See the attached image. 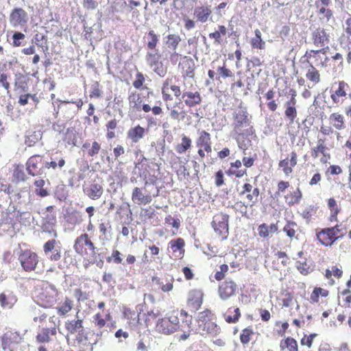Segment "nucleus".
Instances as JSON below:
<instances>
[{"mask_svg": "<svg viewBox=\"0 0 351 351\" xmlns=\"http://www.w3.org/2000/svg\"><path fill=\"white\" fill-rule=\"evenodd\" d=\"M73 249L88 264L95 263L97 247L87 233L82 234L75 239Z\"/></svg>", "mask_w": 351, "mask_h": 351, "instance_id": "obj_1", "label": "nucleus"}, {"mask_svg": "<svg viewBox=\"0 0 351 351\" xmlns=\"http://www.w3.org/2000/svg\"><path fill=\"white\" fill-rule=\"evenodd\" d=\"M105 306L104 302H99L97 307L101 312H97L93 316L92 323L97 330L95 332L96 340L91 346V351L93 350V345L101 340L105 333H108V330L105 328L107 326L108 322L112 319L110 310L105 309Z\"/></svg>", "mask_w": 351, "mask_h": 351, "instance_id": "obj_2", "label": "nucleus"}, {"mask_svg": "<svg viewBox=\"0 0 351 351\" xmlns=\"http://www.w3.org/2000/svg\"><path fill=\"white\" fill-rule=\"evenodd\" d=\"M169 322L173 328V332L178 330L184 332L181 335L182 339H186L188 335L185 334L186 330L189 331L192 324V316L184 309L173 311L168 316Z\"/></svg>", "mask_w": 351, "mask_h": 351, "instance_id": "obj_3", "label": "nucleus"}, {"mask_svg": "<svg viewBox=\"0 0 351 351\" xmlns=\"http://www.w3.org/2000/svg\"><path fill=\"white\" fill-rule=\"evenodd\" d=\"M18 260L23 270L27 273L35 271L39 263L38 254L30 249L21 250Z\"/></svg>", "mask_w": 351, "mask_h": 351, "instance_id": "obj_4", "label": "nucleus"}, {"mask_svg": "<svg viewBox=\"0 0 351 351\" xmlns=\"http://www.w3.org/2000/svg\"><path fill=\"white\" fill-rule=\"evenodd\" d=\"M229 216L223 213H219L213 217L212 227L219 239L224 241L229 235Z\"/></svg>", "mask_w": 351, "mask_h": 351, "instance_id": "obj_5", "label": "nucleus"}, {"mask_svg": "<svg viewBox=\"0 0 351 351\" xmlns=\"http://www.w3.org/2000/svg\"><path fill=\"white\" fill-rule=\"evenodd\" d=\"M56 216L53 212V206L47 207L46 210L43 212L42 216L41 229L43 232L53 235L55 238L58 234L55 229L56 225Z\"/></svg>", "mask_w": 351, "mask_h": 351, "instance_id": "obj_6", "label": "nucleus"}, {"mask_svg": "<svg viewBox=\"0 0 351 351\" xmlns=\"http://www.w3.org/2000/svg\"><path fill=\"white\" fill-rule=\"evenodd\" d=\"M26 170L32 176H43L45 175L44 158L40 155L31 156L26 162Z\"/></svg>", "mask_w": 351, "mask_h": 351, "instance_id": "obj_7", "label": "nucleus"}, {"mask_svg": "<svg viewBox=\"0 0 351 351\" xmlns=\"http://www.w3.org/2000/svg\"><path fill=\"white\" fill-rule=\"evenodd\" d=\"M204 294L201 289H193L187 294L186 307L191 312L198 311L203 303Z\"/></svg>", "mask_w": 351, "mask_h": 351, "instance_id": "obj_8", "label": "nucleus"}, {"mask_svg": "<svg viewBox=\"0 0 351 351\" xmlns=\"http://www.w3.org/2000/svg\"><path fill=\"white\" fill-rule=\"evenodd\" d=\"M233 127L237 132H241L243 129L250 125V121L248 119V114L245 108L241 107L236 109L233 113Z\"/></svg>", "mask_w": 351, "mask_h": 351, "instance_id": "obj_9", "label": "nucleus"}, {"mask_svg": "<svg viewBox=\"0 0 351 351\" xmlns=\"http://www.w3.org/2000/svg\"><path fill=\"white\" fill-rule=\"evenodd\" d=\"M213 314L210 310L206 309L199 313L198 322L199 328H202L207 333L212 332L217 328V325L213 322Z\"/></svg>", "mask_w": 351, "mask_h": 351, "instance_id": "obj_10", "label": "nucleus"}, {"mask_svg": "<svg viewBox=\"0 0 351 351\" xmlns=\"http://www.w3.org/2000/svg\"><path fill=\"white\" fill-rule=\"evenodd\" d=\"M21 341L22 337L19 333L8 331L1 337V348L4 350L13 351L14 346L20 344Z\"/></svg>", "mask_w": 351, "mask_h": 351, "instance_id": "obj_11", "label": "nucleus"}, {"mask_svg": "<svg viewBox=\"0 0 351 351\" xmlns=\"http://www.w3.org/2000/svg\"><path fill=\"white\" fill-rule=\"evenodd\" d=\"M64 328L67 333L66 339L67 341H69L68 337L69 335H73L80 332H85L84 319L80 317L77 314L74 319H67L64 322Z\"/></svg>", "mask_w": 351, "mask_h": 351, "instance_id": "obj_12", "label": "nucleus"}, {"mask_svg": "<svg viewBox=\"0 0 351 351\" xmlns=\"http://www.w3.org/2000/svg\"><path fill=\"white\" fill-rule=\"evenodd\" d=\"M237 285L232 280H226L219 285L218 294L223 300H226L235 295Z\"/></svg>", "mask_w": 351, "mask_h": 351, "instance_id": "obj_13", "label": "nucleus"}, {"mask_svg": "<svg viewBox=\"0 0 351 351\" xmlns=\"http://www.w3.org/2000/svg\"><path fill=\"white\" fill-rule=\"evenodd\" d=\"M49 322L54 323V317L49 318ZM57 334V328L56 324L50 328L43 327L41 330L38 332L36 336V341L38 343H49L51 341V336H56Z\"/></svg>", "mask_w": 351, "mask_h": 351, "instance_id": "obj_14", "label": "nucleus"}, {"mask_svg": "<svg viewBox=\"0 0 351 351\" xmlns=\"http://www.w3.org/2000/svg\"><path fill=\"white\" fill-rule=\"evenodd\" d=\"M10 21L14 27L23 26L28 21V14L22 8H15L10 14Z\"/></svg>", "mask_w": 351, "mask_h": 351, "instance_id": "obj_15", "label": "nucleus"}, {"mask_svg": "<svg viewBox=\"0 0 351 351\" xmlns=\"http://www.w3.org/2000/svg\"><path fill=\"white\" fill-rule=\"evenodd\" d=\"M169 247L171 250L173 256L175 259H181L184 255L185 242L182 238L173 239L169 243Z\"/></svg>", "mask_w": 351, "mask_h": 351, "instance_id": "obj_16", "label": "nucleus"}, {"mask_svg": "<svg viewBox=\"0 0 351 351\" xmlns=\"http://www.w3.org/2000/svg\"><path fill=\"white\" fill-rule=\"evenodd\" d=\"M324 141L319 139L317 146L312 151V156L318 158L321 162L326 164L329 158L328 154V149L324 145Z\"/></svg>", "mask_w": 351, "mask_h": 351, "instance_id": "obj_17", "label": "nucleus"}, {"mask_svg": "<svg viewBox=\"0 0 351 351\" xmlns=\"http://www.w3.org/2000/svg\"><path fill=\"white\" fill-rule=\"evenodd\" d=\"M74 306L73 300L66 297L56 307V311L59 316L65 317L71 311Z\"/></svg>", "mask_w": 351, "mask_h": 351, "instance_id": "obj_18", "label": "nucleus"}, {"mask_svg": "<svg viewBox=\"0 0 351 351\" xmlns=\"http://www.w3.org/2000/svg\"><path fill=\"white\" fill-rule=\"evenodd\" d=\"M278 231V223H271L269 226L265 223H261L258 227V234L261 238L265 239L269 234L276 233Z\"/></svg>", "mask_w": 351, "mask_h": 351, "instance_id": "obj_19", "label": "nucleus"}, {"mask_svg": "<svg viewBox=\"0 0 351 351\" xmlns=\"http://www.w3.org/2000/svg\"><path fill=\"white\" fill-rule=\"evenodd\" d=\"M1 219H0V226L8 225L9 228H14L18 219V213H8L1 211Z\"/></svg>", "mask_w": 351, "mask_h": 351, "instance_id": "obj_20", "label": "nucleus"}, {"mask_svg": "<svg viewBox=\"0 0 351 351\" xmlns=\"http://www.w3.org/2000/svg\"><path fill=\"white\" fill-rule=\"evenodd\" d=\"M123 313L130 328H134L138 326L140 320L139 315L135 311L130 308H124Z\"/></svg>", "mask_w": 351, "mask_h": 351, "instance_id": "obj_21", "label": "nucleus"}, {"mask_svg": "<svg viewBox=\"0 0 351 351\" xmlns=\"http://www.w3.org/2000/svg\"><path fill=\"white\" fill-rule=\"evenodd\" d=\"M182 97V99L186 97V99H184V103L189 107H193L200 104L202 101V97L198 92H184Z\"/></svg>", "mask_w": 351, "mask_h": 351, "instance_id": "obj_22", "label": "nucleus"}, {"mask_svg": "<svg viewBox=\"0 0 351 351\" xmlns=\"http://www.w3.org/2000/svg\"><path fill=\"white\" fill-rule=\"evenodd\" d=\"M280 351H298L297 341L291 337H287L280 342Z\"/></svg>", "mask_w": 351, "mask_h": 351, "instance_id": "obj_23", "label": "nucleus"}, {"mask_svg": "<svg viewBox=\"0 0 351 351\" xmlns=\"http://www.w3.org/2000/svg\"><path fill=\"white\" fill-rule=\"evenodd\" d=\"M173 328L167 317L158 319L156 324V330L162 334L173 333Z\"/></svg>", "mask_w": 351, "mask_h": 351, "instance_id": "obj_24", "label": "nucleus"}, {"mask_svg": "<svg viewBox=\"0 0 351 351\" xmlns=\"http://www.w3.org/2000/svg\"><path fill=\"white\" fill-rule=\"evenodd\" d=\"M141 218L144 223L156 226L159 224V219H158L154 210H143L141 213Z\"/></svg>", "mask_w": 351, "mask_h": 351, "instance_id": "obj_25", "label": "nucleus"}, {"mask_svg": "<svg viewBox=\"0 0 351 351\" xmlns=\"http://www.w3.org/2000/svg\"><path fill=\"white\" fill-rule=\"evenodd\" d=\"M64 220L71 225L79 224L82 221L80 213L73 209H66L64 214Z\"/></svg>", "mask_w": 351, "mask_h": 351, "instance_id": "obj_26", "label": "nucleus"}, {"mask_svg": "<svg viewBox=\"0 0 351 351\" xmlns=\"http://www.w3.org/2000/svg\"><path fill=\"white\" fill-rule=\"evenodd\" d=\"M16 302L17 298L14 294L0 293V305L3 308H12Z\"/></svg>", "mask_w": 351, "mask_h": 351, "instance_id": "obj_27", "label": "nucleus"}, {"mask_svg": "<svg viewBox=\"0 0 351 351\" xmlns=\"http://www.w3.org/2000/svg\"><path fill=\"white\" fill-rule=\"evenodd\" d=\"M211 10L208 7H197L194 10V16L201 23H206L210 16Z\"/></svg>", "mask_w": 351, "mask_h": 351, "instance_id": "obj_28", "label": "nucleus"}, {"mask_svg": "<svg viewBox=\"0 0 351 351\" xmlns=\"http://www.w3.org/2000/svg\"><path fill=\"white\" fill-rule=\"evenodd\" d=\"M314 44L320 47H324L328 43L326 32L324 29H317L313 33Z\"/></svg>", "mask_w": 351, "mask_h": 351, "instance_id": "obj_29", "label": "nucleus"}, {"mask_svg": "<svg viewBox=\"0 0 351 351\" xmlns=\"http://www.w3.org/2000/svg\"><path fill=\"white\" fill-rule=\"evenodd\" d=\"M145 136V129L140 125H136L129 130L128 132V137L132 140L133 143L138 142Z\"/></svg>", "mask_w": 351, "mask_h": 351, "instance_id": "obj_30", "label": "nucleus"}, {"mask_svg": "<svg viewBox=\"0 0 351 351\" xmlns=\"http://www.w3.org/2000/svg\"><path fill=\"white\" fill-rule=\"evenodd\" d=\"M181 41V38L178 34H170L165 38V44L167 47L172 49L174 53L171 56V58L176 55V49Z\"/></svg>", "mask_w": 351, "mask_h": 351, "instance_id": "obj_31", "label": "nucleus"}, {"mask_svg": "<svg viewBox=\"0 0 351 351\" xmlns=\"http://www.w3.org/2000/svg\"><path fill=\"white\" fill-rule=\"evenodd\" d=\"M295 104V100L294 97H293L291 99L285 104V116L287 119H289L290 123H293L294 121L295 118L297 115V111L295 108L294 107V105Z\"/></svg>", "mask_w": 351, "mask_h": 351, "instance_id": "obj_32", "label": "nucleus"}, {"mask_svg": "<svg viewBox=\"0 0 351 351\" xmlns=\"http://www.w3.org/2000/svg\"><path fill=\"white\" fill-rule=\"evenodd\" d=\"M346 233V229L341 225L330 228V245L337 239L342 238Z\"/></svg>", "mask_w": 351, "mask_h": 351, "instance_id": "obj_33", "label": "nucleus"}, {"mask_svg": "<svg viewBox=\"0 0 351 351\" xmlns=\"http://www.w3.org/2000/svg\"><path fill=\"white\" fill-rule=\"evenodd\" d=\"M254 335V329L252 326L243 328L239 336L240 341L243 345L248 344Z\"/></svg>", "mask_w": 351, "mask_h": 351, "instance_id": "obj_34", "label": "nucleus"}, {"mask_svg": "<svg viewBox=\"0 0 351 351\" xmlns=\"http://www.w3.org/2000/svg\"><path fill=\"white\" fill-rule=\"evenodd\" d=\"M152 281L158 285L163 292H169L173 288V278H171L169 280L167 279L165 280V283H164V282L158 277H153Z\"/></svg>", "mask_w": 351, "mask_h": 351, "instance_id": "obj_35", "label": "nucleus"}, {"mask_svg": "<svg viewBox=\"0 0 351 351\" xmlns=\"http://www.w3.org/2000/svg\"><path fill=\"white\" fill-rule=\"evenodd\" d=\"M316 237L319 243L324 246L329 245V228L316 229Z\"/></svg>", "mask_w": 351, "mask_h": 351, "instance_id": "obj_36", "label": "nucleus"}, {"mask_svg": "<svg viewBox=\"0 0 351 351\" xmlns=\"http://www.w3.org/2000/svg\"><path fill=\"white\" fill-rule=\"evenodd\" d=\"M328 295V291L320 287H315L310 295L311 303H317L320 297L326 298Z\"/></svg>", "mask_w": 351, "mask_h": 351, "instance_id": "obj_37", "label": "nucleus"}, {"mask_svg": "<svg viewBox=\"0 0 351 351\" xmlns=\"http://www.w3.org/2000/svg\"><path fill=\"white\" fill-rule=\"evenodd\" d=\"M128 100L130 108H133L136 111L141 110L142 99L140 94L136 93H131L129 95Z\"/></svg>", "mask_w": 351, "mask_h": 351, "instance_id": "obj_38", "label": "nucleus"}, {"mask_svg": "<svg viewBox=\"0 0 351 351\" xmlns=\"http://www.w3.org/2000/svg\"><path fill=\"white\" fill-rule=\"evenodd\" d=\"M165 224L173 227L176 232H173V234H176L181 226V221L178 217H173L168 215L165 218Z\"/></svg>", "mask_w": 351, "mask_h": 351, "instance_id": "obj_39", "label": "nucleus"}, {"mask_svg": "<svg viewBox=\"0 0 351 351\" xmlns=\"http://www.w3.org/2000/svg\"><path fill=\"white\" fill-rule=\"evenodd\" d=\"M160 311L154 310L148 311L144 314V321L147 327L152 325L160 315Z\"/></svg>", "mask_w": 351, "mask_h": 351, "instance_id": "obj_40", "label": "nucleus"}, {"mask_svg": "<svg viewBox=\"0 0 351 351\" xmlns=\"http://www.w3.org/2000/svg\"><path fill=\"white\" fill-rule=\"evenodd\" d=\"M296 228L297 223L295 221H288L283 228V232L286 233L287 237L292 239L293 238H296Z\"/></svg>", "mask_w": 351, "mask_h": 351, "instance_id": "obj_41", "label": "nucleus"}, {"mask_svg": "<svg viewBox=\"0 0 351 351\" xmlns=\"http://www.w3.org/2000/svg\"><path fill=\"white\" fill-rule=\"evenodd\" d=\"M42 138L40 131H35L26 136L25 144L29 147L33 146Z\"/></svg>", "mask_w": 351, "mask_h": 351, "instance_id": "obj_42", "label": "nucleus"}, {"mask_svg": "<svg viewBox=\"0 0 351 351\" xmlns=\"http://www.w3.org/2000/svg\"><path fill=\"white\" fill-rule=\"evenodd\" d=\"M40 300L44 307H50L53 306L56 302L53 295L49 294L48 292H43L40 295Z\"/></svg>", "mask_w": 351, "mask_h": 351, "instance_id": "obj_43", "label": "nucleus"}, {"mask_svg": "<svg viewBox=\"0 0 351 351\" xmlns=\"http://www.w3.org/2000/svg\"><path fill=\"white\" fill-rule=\"evenodd\" d=\"M317 207L314 206H309L308 207H304L301 208V215L306 219H310L313 216L317 213Z\"/></svg>", "mask_w": 351, "mask_h": 351, "instance_id": "obj_44", "label": "nucleus"}, {"mask_svg": "<svg viewBox=\"0 0 351 351\" xmlns=\"http://www.w3.org/2000/svg\"><path fill=\"white\" fill-rule=\"evenodd\" d=\"M147 36L149 41L147 42V48L151 50L156 49L157 43L158 42V36L156 35L154 30H149Z\"/></svg>", "mask_w": 351, "mask_h": 351, "instance_id": "obj_45", "label": "nucleus"}, {"mask_svg": "<svg viewBox=\"0 0 351 351\" xmlns=\"http://www.w3.org/2000/svg\"><path fill=\"white\" fill-rule=\"evenodd\" d=\"M296 268L300 273L304 276H306L312 271L311 266L307 263L306 260L304 261H297Z\"/></svg>", "mask_w": 351, "mask_h": 351, "instance_id": "obj_46", "label": "nucleus"}, {"mask_svg": "<svg viewBox=\"0 0 351 351\" xmlns=\"http://www.w3.org/2000/svg\"><path fill=\"white\" fill-rule=\"evenodd\" d=\"M64 141L69 145H76V131L73 128H68L65 134Z\"/></svg>", "mask_w": 351, "mask_h": 351, "instance_id": "obj_47", "label": "nucleus"}, {"mask_svg": "<svg viewBox=\"0 0 351 351\" xmlns=\"http://www.w3.org/2000/svg\"><path fill=\"white\" fill-rule=\"evenodd\" d=\"M191 140L189 137L184 136L182 138V143L176 146V151L180 154H182L191 147Z\"/></svg>", "mask_w": 351, "mask_h": 351, "instance_id": "obj_48", "label": "nucleus"}, {"mask_svg": "<svg viewBox=\"0 0 351 351\" xmlns=\"http://www.w3.org/2000/svg\"><path fill=\"white\" fill-rule=\"evenodd\" d=\"M210 143V135L207 132L202 130L199 132V136L197 140V146L203 147L204 145Z\"/></svg>", "mask_w": 351, "mask_h": 351, "instance_id": "obj_49", "label": "nucleus"}, {"mask_svg": "<svg viewBox=\"0 0 351 351\" xmlns=\"http://www.w3.org/2000/svg\"><path fill=\"white\" fill-rule=\"evenodd\" d=\"M146 61L151 68H153L154 65H156L160 62L158 50H156V53L147 52L146 54Z\"/></svg>", "mask_w": 351, "mask_h": 351, "instance_id": "obj_50", "label": "nucleus"}, {"mask_svg": "<svg viewBox=\"0 0 351 351\" xmlns=\"http://www.w3.org/2000/svg\"><path fill=\"white\" fill-rule=\"evenodd\" d=\"M99 230L101 236L106 238L108 233L110 234L112 231V226L110 221H101L99 224Z\"/></svg>", "mask_w": 351, "mask_h": 351, "instance_id": "obj_51", "label": "nucleus"}, {"mask_svg": "<svg viewBox=\"0 0 351 351\" xmlns=\"http://www.w3.org/2000/svg\"><path fill=\"white\" fill-rule=\"evenodd\" d=\"M306 77L314 83H317L319 80L318 71L312 65L310 66V69L308 70Z\"/></svg>", "mask_w": 351, "mask_h": 351, "instance_id": "obj_52", "label": "nucleus"}, {"mask_svg": "<svg viewBox=\"0 0 351 351\" xmlns=\"http://www.w3.org/2000/svg\"><path fill=\"white\" fill-rule=\"evenodd\" d=\"M60 244V242L56 240L55 239L47 241L43 245V251L45 254H48L49 252H52L56 249V246Z\"/></svg>", "mask_w": 351, "mask_h": 351, "instance_id": "obj_53", "label": "nucleus"}, {"mask_svg": "<svg viewBox=\"0 0 351 351\" xmlns=\"http://www.w3.org/2000/svg\"><path fill=\"white\" fill-rule=\"evenodd\" d=\"M233 312L234 313V315L233 316L226 315L225 317V320L228 324L237 323L241 317V314L239 308H235L233 310Z\"/></svg>", "mask_w": 351, "mask_h": 351, "instance_id": "obj_54", "label": "nucleus"}, {"mask_svg": "<svg viewBox=\"0 0 351 351\" xmlns=\"http://www.w3.org/2000/svg\"><path fill=\"white\" fill-rule=\"evenodd\" d=\"M341 298L344 305L349 306L351 303V291L347 287L346 289L342 291L339 295V299Z\"/></svg>", "mask_w": 351, "mask_h": 351, "instance_id": "obj_55", "label": "nucleus"}, {"mask_svg": "<svg viewBox=\"0 0 351 351\" xmlns=\"http://www.w3.org/2000/svg\"><path fill=\"white\" fill-rule=\"evenodd\" d=\"M13 177L17 181H24L25 180V174L22 167L17 166L13 172Z\"/></svg>", "mask_w": 351, "mask_h": 351, "instance_id": "obj_56", "label": "nucleus"}, {"mask_svg": "<svg viewBox=\"0 0 351 351\" xmlns=\"http://www.w3.org/2000/svg\"><path fill=\"white\" fill-rule=\"evenodd\" d=\"M74 296L78 302H84L88 299V294L86 292H84L81 289H75Z\"/></svg>", "mask_w": 351, "mask_h": 351, "instance_id": "obj_57", "label": "nucleus"}, {"mask_svg": "<svg viewBox=\"0 0 351 351\" xmlns=\"http://www.w3.org/2000/svg\"><path fill=\"white\" fill-rule=\"evenodd\" d=\"M217 72L223 78L231 77L234 75L233 73L230 69L226 68L225 66H219Z\"/></svg>", "mask_w": 351, "mask_h": 351, "instance_id": "obj_58", "label": "nucleus"}, {"mask_svg": "<svg viewBox=\"0 0 351 351\" xmlns=\"http://www.w3.org/2000/svg\"><path fill=\"white\" fill-rule=\"evenodd\" d=\"M316 336V334H311L309 335H304L301 339V345L307 346L311 348L313 343V339Z\"/></svg>", "mask_w": 351, "mask_h": 351, "instance_id": "obj_59", "label": "nucleus"}, {"mask_svg": "<svg viewBox=\"0 0 351 351\" xmlns=\"http://www.w3.org/2000/svg\"><path fill=\"white\" fill-rule=\"evenodd\" d=\"M153 71L160 77H164L167 73L162 62H159L156 65H154Z\"/></svg>", "mask_w": 351, "mask_h": 351, "instance_id": "obj_60", "label": "nucleus"}, {"mask_svg": "<svg viewBox=\"0 0 351 351\" xmlns=\"http://www.w3.org/2000/svg\"><path fill=\"white\" fill-rule=\"evenodd\" d=\"M136 80L133 82V86L139 89L141 88V86L143 84V82H145V77L143 73L138 72L136 75Z\"/></svg>", "mask_w": 351, "mask_h": 351, "instance_id": "obj_61", "label": "nucleus"}, {"mask_svg": "<svg viewBox=\"0 0 351 351\" xmlns=\"http://www.w3.org/2000/svg\"><path fill=\"white\" fill-rule=\"evenodd\" d=\"M83 7L88 10H95L98 6V3L95 0H83Z\"/></svg>", "mask_w": 351, "mask_h": 351, "instance_id": "obj_62", "label": "nucleus"}, {"mask_svg": "<svg viewBox=\"0 0 351 351\" xmlns=\"http://www.w3.org/2000/svg\"><path fill=\"white\" fill-rule=\"evenodd\" d=\"M25 36L23 33L21 32H15L13 34V45L16 47H19L21 45V40L25 38Z\"/></svg>", "mask_w": 351, "mask_h": 351, "instance_id": "obj_63", "label": "nucleus"}, {"mask_svg": "<svg viewBox=\"0 0 351 351\" xmlns=\"http://www.w3.org/2000/svg\"><path fill=\"white\" fill-rule=\"evenodd\" d=\"M289 162L288 159H285L279 162V166L282 168H283V171L286 175H289L292 172V167H289Z\"/></svg>", "mask_w": 351, "mask_h": 351, "instance_id": "obj_64", "label": "nucleus"}]
</instances>
